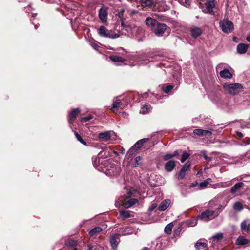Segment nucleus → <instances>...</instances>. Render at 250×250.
I'll return each instance as SVG.
<instances>
[{"label":"nucleus","instance_id":"nucleus-3","mask_svg":"<svg viewBox=\"0 0 250 250\" xmlns=\"http://www.w3.org/2000/svg\"><path fill=\"white\" fill-rule=\"evenodd\" d=\"M169 30V28L167 25L158 22L152 31L156 36H162L165 32L168 33Z\"/></svg>","mask_w":250,"mask_h":250},{"label":"nucleus","instance_id":"nucleus-8","mask_svg":"<svg viewBox=\"0 0 250 250\" xmlns=\"http://www.w3.org/2000/svg\"><path fill=\"white\" fill-rule=\"evenodd\" d=\"M107 7L103 6L99 10L98 16L103 23H105L107 22Z\"/></svg>","mask_w":250,"mask_h":250},{"label":"nucleus","instance_id":"nucleus-38","mask_svg":"<svg viewBox=\"0 0 250 250\" xmlns=\"http://www.w3.org/2000/svg\"><path fill=\"white\" fill-rule=\"evenodd\" d=\"M207 244L205 243H202V242H197L195 244V248L198 250L200 249V247H203V248L207 247Z\"/></svg>","mask_w":250,"mask_h":250},{"label":"nucleus","instance_id":"nucleus-18","mask_svg":"<svg viewBox=\"0 0 250 250\" xmlns=\"http://www.w3.org/2000/svg\"><path fill=\"white\" fill-rule=\"evenodd\" d=\"M98 138L103 141H107L111 139V134L109 132H102L98 134Z\"/></svg>","mask_w":250,"mask_h":250},{"label":"nucleus","instance_id":"nucleus-16","mask_svg":"<svg viewBox=\"0 0 250 250\" xmlns=\"http://www.w3.org/2000/svg\"><path fill=\"white\" fill-rule=\"evenodd\" d=\"M249 46L245 43H239L237 46V52L239 54H242L245 53L248 49Z\"/></svg>","mask_w":250,"mask_h":250},{"label":"nucleus","instance_id":"nucleus-59","mask_svg":"<svg viewBox=\"0 0 250 250\" xmlns=\"http://www.w3.org/2000/svg\"><path fill=\"white\" fill-rule=\"evenodd\" d=\"M36 15H37V14H36V13H33V14H32V17H33V18H35V16H36Z\"/></svg>","mask_w":250,"mask_h":250},{"label":"nucleus","instance_id":"nucleus-45","mask_svg":"<svg viewBox=\"0 0 250 250\" xmlns=\"http://www.w3.org/2000/svg\"><path fill=\"white\" fill-rule=\"evenodd\" d=\"M160 56L158 55H155L153 56H151L149 58V62H153L154 60H157L158 58H159Z\"/></svg>","mask_w":250,"mask_h":250},{"label":"nucleus","instance_id":"nucleus-35","mask_svg":"<svg viewBox=\"0 0 250 250\" xmlns=\"http://www.w3.org/2000/svg\"><path fill=\"white\" fill-rule=\"evenodd\" d=\"M77 244V241L72 239H69L66 242V245L70 247H75Z\"/></svg>","mask_w":250,"mask_h":250},{"label":"nucleus","instance_id":"nucleus-2","mask_svg":"<svg viewBox=\"0 0 250 250\" xmlns=\"http://www.w3.org/2000/svg\"><path fill=\"white\" fill-rule=\"evenodd\" d=\"M224 88L229 91V93L232 95H236L241 92L243 89V86L239 83H231L229 84H225Z\"/></svg>","mask_w":250,"mask_h":250},{"label":"nucleus","instance_id":"nucleus-31","mask_svg":"<svg viewBox=\"0 0 250 250\" xmlns=\"http://www.w3.org/2000/svg\"><path fill=\"white\" fill-rule=\"evenodd\" d=\"M173 88L174 86L172 85H164L163 86L162 89L165 93L168 94L173 89Z\"/></svg>","mask_w":250,"mask_h":250},{"label":"nucleus","instance_id":"nucleus-20","mask_svg":"<svg viewBox=\"0 0 250 250\" xmlns=\"http://www.w3.org/2000/svg\"><path fill=\"white\" fill-rule=\"evenodd\" d=\"M138 202V200L135 198H131L129 199L127 202L124 203V206L125 208H128L130 207L135 205Z\"/></svg>","mask_w":250,"mask_h":250},{"label":"nucleus","instance_id":"nucleus-19","mask_svg":"<svg viewBox=\"0 0 250 250\" xmlns=\"http://www.w3.org/2000/svg\"><path fill=\"white\" fill-rule=\"evenodd\" d=\"M149 138H144L137 141L133 146L135 147L138 150L143 146V144L146 143Z\"/></svg>","mask_w":250,"mask_h":250},{"label":"nucleus","instance_id":"nucleus-48","mask_svg":"<svg viewBox=\"0 0 250 250\" xmlns=\"http://www.w3.org/2000/svg\"><path fill=\"white\" fill-rule=\"evenodd\" d=\"M121 26L124 28H129L130 30H131V26L130 25H126L125 24V23L122 20V22H121Z\"/></svg>","mask_w":250,"mask_h":250},{"label":"nucleus","instance_id":"nucleus-11","mask_svg":"<svg viewBox=\"0 0 250 250\" xmlns=\"http://www.w3.org/2000/svg\"><path fill=\"white\" fill-rule=\"evenodd\" d=\"M193 133L199 136H211L212 132L209 130H206L201 129H196L193 130Z\"/></svg>","mask_w":250,"mask_h":250},{"label":"nucleus","instance_id":"nucleus-1","mask_svg":"<svg viewBox=\"0 0 250 250\" xmlns=\"http://www.w3.org/2000/svg\"><path fill=\"white\" fill-rule=\"evenodd\" d=\"M219 25L222 31L225 33H230L234 29V24L232 21L228 19L220 20Z\"/></svg>","mask_w":250,"mask_h":250},{"label":"nucleus","instance_id":"nucleus-36","mask_svg":"<svg viewBox=\"0 0 250 250\" xmlns=\"http://www.w3.org/2000/svg\"><path fill=\"white\" fill-rule=\"evenodd\" d=\"M190 156V154L187 152H184L181 158V162L184 163L186 160H187Z\"/></svg>","mask_w":250,"mask_h":250},{"label":"nucleus","instance_id":"nucleus-14","mask_svg":"<svg viewBox=\"0 0 250 250\" xmlns=\"http://www.w3.org/2000/svg\"><path fill=\"white\" fill-rule=\"evenodd\" d=\"M170 203V200L169 199H166L162 201L158 207V210L161 211H163L166 210Z\"/></svg>","mask_w":250,"mask_h":250},{"label":"nucleus","instance_id":"nucleus-30","mask_svg":"<svg viewBox=\"0 0 250 250\" xmlns=\"http://www.w3.org/2000/svg\"><path fill=\"white\" fill-rule=\"evenodd\" d=\"M119 213L123 220H125L131 217V214L129 211H120Z\"/></svg>","mask_w":250,"mask_h":250},{"label":"nucleus","instance_id":"nucleus-46","mask_svg":"<svg viewBox=\"0 0 250 250\" xmlns=\"http://www.w3.org/2000/svg\"><path fill=\"white\" fill-rule=\"evenodd\" d=\"M142 109L141 112L143 114H146L148 111V107L146 105H144L142 108Z\"/></svg>","mask_w":250,"mask_h":250},{"label":"nucleus","instance_id":"nucleus-58","mask_svg":"<svg viewBox=\"0 0 250 250\" xmlns=\"http://www.w3.org/2000/svg\"><path fill=\"white\" fill-rule=\"evenodd\" d=\"M142 250H149V249L147 247H144Z\"/></svg>","mask_w":250,"mask_h":250},{"label":"nucleus","instance_id":"nucleus-64","mask_svg":"<svg viewBox=\"0 0 250 250\" xmlns=\"http://www.w3.org/2000/svg\"><path fill=\"white\" fill-rule=\"evenodd\" d=\"M78 250V249L77 248H74L73 250Z\"/></svg>","mask_w":250,"mask_h":250},{"label":"nucleus","instance_id":"nucleus-28","mask_svg":"<svg viewBox=\"0 0 250 250\" xmlns=\"http://www.w3.org/2000/svg\"><path fill=\"white\" fill-rule=\"evenodd\" d=\"M186 224L189 227H193L197 224V220L196 218H192L186 221Z\"/></svg>","mask_w":250,"mask_h":250},{"label":"nucleus","instance_id":"nucleus-29","mask_svg":"<svg viewBox=\"0 0 250 250\" xmlns=\"http://www.w3.org/2000/svg\"><path fill=\"white\" fill-rule=\"evenodd\" d=\"M233 208L235 211H240L243 209V208L242 204L240 202H236L233 204Z\"/></svg>","mask_w":250,"mask_h":250},{"label":"nucleus","instance_id":"nucleus-50","mask_svg":"<svg viewBox=\"0 0 250 250\" xmlns=\"http://www.w3.org/2000/svg\"><path fill=\"white\" fill-rule=\"evenodd\" d=\"M124 11H125L124 10L122 9L118 13L119 17L121 18L122 17H123Z\"/></svg>","mask_w":250,"mask_h":250},{"label":"nucleus","instance_id":"nucleus-22","mask_svg":"<svg viewBox=\"0 0 250 250\" xmlns=\"http://www.w3.org/2000/svg\"><path fill=\"white\" fill-rule=\"evenodd\" d=\"M244 186V183L239 182L235 184L231 188L230 192L233 194L235 193L239 189H240Z\"/></svg>","mask_w":250,"mask_h":250},{"label":"nucleus","instance_id":"nucleus-15","mask_svg":"<svg viewBox=\"0 0 250 250\" xmlns=\"http://www.w3.org/2000/svg\"><path fill=\"white\" fill-rule=\"evenodd\" d=\"M158 22V21L150 17L147 18L145 21L146 25L150 27L151 30H152Z\"/></svg>","mask_w":250,"mask_h":250},{"label":"nucleus","instance_id":"nucleus-55","mask_svg":"<svg viewBox=\"0 0 250 250\" xmlns=\"http://www.w3.org/2000/svg\"><path fill=\"white\" fill-rule=\"evenodd\" d=\"M197 185H198V182H197L196 183H192L191 187H194L196 186H197Z\"/></svg>","mask_w":250,"mask_h":250},{"label":"nucleus","instance_id":"nucleus-10","mask_svg":"<svg viewBox=\"0 0 250 250\" xmlns=\"http://www.w3.org/2000/svg\"><path fill=\"white\" fill-rule=\"evenodd\" d=\"M81 112V110L79 108L73 109L69 113L68 115V122L70 124L73 123L78 114Z\"/></svg>","mask_w":250,"mask_h":250},{"label":"nucleus","instance_id":"nucleus-25","mask_svg":"<svg viewBox=\"0 0 250 250\" xmlns=\"http://www.w3.org/2000/svg\"><path fill=\"white\" fill-rule=\"evenodd\" d=\"M137 151H138V150L136 148H135V147H134L133 146H132L128 152V160H130V161L132 160L133 159V157L135 155H136Z\"/></svg>","mask_w":250,"mask_h":250},{"label":"nucleus","instance_id":"nucleus-62","mask_svg":"<svg viewBox=\"0 0 250 250\" xmlns=\"http://www.w3.org/2000/svg\"><path fill=\"white\" fill-rule=\"evenodd\" d=\"M205 181H207L208 182H210L211 181V179L210 178H208Z\"/></svg>","mask_w":250,"mask_h":250},{"label":"nucleus","instance_id":"nucleus-17","mask_svg":"<svg viewBox=\"0 0 250 250\" xmlns=\"http://www.w3.org/2000/svg\"><path fill=\"white\" fill-rule=\"evenodd\" d=\"M220 76L221 78L224 79H230L232 77V74L230 71L227 68L224 69L220 72Z\"/></svg>","mask_w":250,"mask_h":250},{"label":"nucleus","instance_id":"nucleus-12","mask_svg":"<svg viewBox=\"0 0 250 250\" xmlns=\"http://www.w3.org/2000/svg\"><path fill=\"white\" fill-rule=\"evenodd\" d=\"M176 166V161L174 160H169L165 165V169L167 172L172 171Z\"/></svg>","mask_w":250,"mask_h":250},{"label":"nucleus","instance_id":"nucleus-51","mask_svg":"<svg viewBox=\"0 0 250 250\" xmlns=\"http://www.w3.org/2000/svg\"><path fill=\"white\" fill-rule=\"evenodd\" d=\"M244 142H245L247 144H249L250 143V138H246L244 140Z\"/></svg>","mask_w":250,"mask_h":250},{"label":"nucleus","instance_id":"nucleus-21","mask_svg":"<svg viewBox=\"0 0 250 250\" xmlns=\"http://www.w3.org/2000/svg\"><path fill=\"white\" fill-rule=\"evenodd\" d=\"M102 231V229L100 227H95L90 230L89 234L91 237L97 235Z\"/></svg>","mask_w":250,"mask_h":250},{"label":"nucleus","instance_id":"nucleus-26","mask_svg":"<svg viewBox=\"0 0 250 250\" xmlns=\"http://www.w3.org/2000/svg\"><path fill=\"white\" fill-rule=\"evenodd\" d=\"M109 59L113 62H123L125 60L122 57L116 55H111L109 57Z\"/></svg>","mask_w":250,"mask_h":250},{"label":"nucleus","instance_id":"nucleus-47","mask_svg":"<svg viewBox=\"0 0 250 250\" xmlns=\"http://www.w3.org/2000/svg\"><path fill=\"white\" fill-rule=\"evenodd\" d=\"M100 158H96L95 160L93 161V165L94 166V167H97L98 166L99 164H100Z\"/></svg>","mask_w":250,"mask_h":250},{"label":"nucleus","instance_id":"nucleus-5","mask_svg":"<svg viewBox=\"0 0 250 250\" xmlns=\"http://www.w3.org/2000/svg\"><path fill=\"white\" fill-rule=\"evenodd\" d=\"M120 241V234L115 233L110 236L109 242L113 250H117Z\"/></svg>","mask_w":250,"mask_h":250},{"label":"nucleus","instance_id":"nucleus-27","mask_svg":"<svg viewBox=\"0 0 250 250\" xmlns=\"http://www.w3.org/2000/svg\"><path fill=\"white\" fill-rule=\"evenodd\" d=\"M241 229L242 231H249L250 230V224L246 220L243 221L241 224Z\"/></svg>","mask_w":250,"mask_h":250},{"label":"nucleus","instance_id":"nucleus-49","mask_svg":"<svg viewBox=\"0 0 250 250\" xmlns=\"http://www.w3.org/2000/svg\"><path fill=\"white\" fill-rule=\"evenodd\" d=\"M179 154H180V152L178 150H175V151H174V152L172 154L174 158L176 156H178L179 155Z\"/></svg>","mask_w":250,"mask_h":250},{"label":"nucleus","instance_id":"nucleus-56","mask_svg":"<svg viewBox=\"0 0 250 250\" xmlns=\"http://www.w3.org/2000/svg\"><path fill=\"white\" fill-rule=\"evenodd\" d=\"M246 39H247V40L248 42H250V36H248V37H247Z\"/></svg>","mask_w":250,"mask_h":250},{"label":"nucleus","instance_id":"nucleus-61","mask_svg":"<svg viewBox=\"0 0 250 250\" xmlns=\"http://www.w3.org/2000/svg\"><path fill=\"white\" fill-rule=\"evenodd\" d=\"M98 45H97V44H95L94 46H93V47L95 49H96L97 47H98Z\"/></svg>","mask_w":250,"mask_h":250},{"label":"nucleus","instance_id":"nucleus-52","mask_svg":"<svg viewBox=\"0 0 250 250\" xmlns=\"http://www.w3.org/2000/svg\"><path fill=\"white\" fill-rule=\"evenodd\" d=\"M236 134L240 138H242L243 136V133H241V132H239V131L236 132Z\"/></svg>","mask_w":250,"mask_h":250},{"label":"nucleus","instance_id":"nucleus-63","mask_svg":"<svg viewBox=\"0 0 250 250\" xmlns=\"http://www.w3.org/2000/svg\"><path fill=\"white\" fill-rule=\"evenodd\" d=\"M34 27H35V28L37 29L38 28V25L35 24V25H34Z\"/></svg>","mask_w":250,"mask_h":250},{"label":"nucleus","instance_id":"nucleus-33","mask_svg":"<svg viewBox=\"0 0 250 250\" xmlns=\"http://www.w3.org/2000/svg\"><path fill=\"white\" fill-rule=\"evenodd\" d=\"M74 133L78 141L85 146L87 145L86 142L82 138L81 136L77 132L74 131Z\"/></svg>","mask_w":250,"mask_h":250},{"label":"nucleus","instance_id":"nucleus-39","mask_svg":"<svg viewBox=\"0 0 250 250\" xmlns=\"http://www.w3.org/2000/svg\"><path fill=\"white\" fill-rule=\"evenodd\" d=\"M223 234L222 233H217L212 237V239L214 240V241H215V240L220 241V240H222L223 239Z\"/></svg>","mask_w":250,"mask_h":250},{"label":"nucleus","instance_id":"nucleus-7","mask_svg":"<svg viewBox=\"0 0 250 250\" xmlns=\"http://www.w3.org/2000/svg\"><path fill=\"white\" fill-rule=\"evenodd\" d=\"M199 1V4H202V2H205V4L206 6L207 10L210 14H214V11L212 9L215 6V0H197Z\"/></svg>","mask_w":250,"mask_h":250},{"label":"nucleus","instance_id":"nucleus-6","mask_svg":"<svg viewBox=\"0 0 250 250\" xmlns=\"http://www.w3.org/2000/svg\"><path fill=\"white\" fill-rule=\"evenodd\" d=\"M214 214V211L207 209L205 211L202 212L200 215L197 216V219L205 221H208L212 219V217Z\"/></svg>","mask_w":250,"mask_h":250},{"label":"nucleus","instance_id":"nucleus-60","mask_svg":"<svg viewBox=\"0 0 250 250\" xmlns=\"http://www.w3.org/2000/svg\"><path fill=\"white\" fill-rule=\"evenodd\" d=\"M125 30H126L127 32H129V31H130L131 30H131H130V29H129V28H125Z\"/></svg>","mask_w":250,"mask_h":250},{"label":"nucleus","instance_id":"nucleus-37","mask_svg":"<svg viewBox=\"0 0 250 250\" xmlns=\"http://www.w3.org/2000/svg\"><path fill=\"white\" fill-rule=\"evenodd\" d=\"M201 154L204 158L208 162L211 161L212 160V157H208L206 153V151H201Z\"/></svg>","mask_w":250,"mask_h":250},{"label":"nucleus","instance_id":"nucleus-24","mask_svg":"<svg viewBox=\"0 0 250 250\" xmlns=\"http://www.w3.org/2000/svg\"><path fill=\"white\" fill-rule=\"evenodd\" d=\"M122 104L120 100H117L115 102H114L113 106L111 108V110L113 112H116L118 111V108H123V107L121 106Z\"/></svg>","mask_w":250,"mask_h":250},{"label":"nucleus","instance_id":"nucleus-34","mask_svg":"<svg viewBox=\"0 0 250 250\" xmlns=\"http://www.w3.org/2000/svg\"><path fill=\"white\" fill-rule=\"evenodd\" d=\"M173 225L172 223L167 224L165 228V232L167 234H170L171 233Z\"/></svg>","mask_w":250,"mask_h":250},{"label":"nucleus","instance_id":"nucleus-23","mask_svg":"<svg viewBox=\"0 0 250 250\" xmlns=\"http://www.w3.org/2000/svg\"><path fill=\"white\" fill-rule=\"evenodd\" d=\"M249 243V240L244 237L240 236L236 240L235 244L237 245L243 246Z\"/></svg>","mask_w":250,"mask_h":250},{"label":"nucleus","instance_id":"nucleus-43","mask_svg":"<svg viewBox=\"0 0 250 250\" xmlns=\"http://www.w3.org/2000/svg\"><path fill=\"white\" fill-rule=\"evenodd\" d=\"M208 184H209V182H208L207 181L205 180L203 182L200 183L199 186L201 189H202V188H204L206 187H207Z\"/></svg>","mask_w":250,"mask_h":250},{"label":"nucleus","instance_id":"nucleus-40","mask_svg":"<svg viewBox=\"0 0 250 250\" xmlns=\"http://www.w3.org/2000/svg\"><path fill=\"white\" fill-rule=\"evenodd\" d=\"M173 157L172 154L167 153L163 156V159L164 161L171 160Z\"/></svg>","mask_w":250,"mask_h":250},{"label":"nucleus","instance_id":"nucleus-9","mask_svg":"<svg viewBox=\"0 0 250 250\" xmlns=\"http://www.w3.org/2000/svg\"><path fill=\"white\" fill-rule=\"evenodd\" d=\"M157 4V0H141L142 6L147 7L148 9H154L155 8Z\"/></svg>","mask_w":250,"mask_h":250},{"label":"nucleus","instance_id":"nucleus-41","mask_svg":"<svg viewBox=\"0 0 250 250\" xmlns=\"http://www.w3.org/2000/svg\"><path fill=\"white\" fill-rule=\"evenodd\" d=\"M93 116L91 115H89L88 116L82 117L81 119V122H86L87 121H90L91 119H93Z\"/></svg>","mask_w":250,"mask_h":250},{"label":"nucleus","instance_id":"nucleus-32","mask_svg":"<svg viewBox=\"0 0 250 250\" xmlns=\"http://www.w3.org/2000/svg\"><path fill=\"white\" fill-rule=\"evenodd\" d=\"M142 157L141 156H137L134 159L133 163L132 164L133 167H137L140 164V161L142 160Z\"/></svg>","mask_w":250,"mask_h":250},{"label":"nucleus","instance_id":"nucleus-13","mask_svg":"<svg viewBox=\"0 0 250 250\" xmlns=\"http://www.w3.org/2000/svg\"><path fill=\"white\" fill-rule=\"evenodd\" d=\"M203 33V30L199 27H193L190 29L191 36L194 38H196L200 36Z\"/></svg>","mask_w":250,"mask_h":250},{"label":"nucleus","instance_id":"nucleus-53","mask_svg":"<svg viewBox=\"0 0 250 250\" xmlns=\"http://www.w3.org/2000/svg\"><path fill=\"white\" fill-rule=\"evenodd\" d=\"M132 191L129 190L127 192V195H126V197L127 198H129L132 195Z\"/></svg>","mask_w":250,"mask_h":250},{"label":"nucleus","instance_id":"nucleus-4","mask_svg":"<svg viewBox=\"0 0 250 250\" xmlns=\"http://www.w3.org/2000/svg\"><path fill=\"white\" fill-rule=\"evenodd\" d=\"M98 34L100 36L115 39L119 37L118 34H110L104 26H101L98 29Z\"/></svg>","mask_w":250,"mask_h":250},{"label":"nucleus","instance_id":"nucleus-44","mask_svg":"<svg viewBox=\"0 0 250 250\" xmlns=\"http://www.w3.org/2000/svg\"><path fill=\"white\" fill-rule=\"evenodd\" d=\"M185 172H186V171H185L183 169H181V170L179 173V176L180 177L181 179H183L184 178V177L185 176Z\"/></svg>","mask_w":250,"mask_h":250},{"label":"nucleus","instance_id":"nucleus-54","mask_svg":"<svg viewBox=\"0 0 250 250\" xmlns=\"http://www.w3.org/2000/svg\"><path fill=\"white\" fill-rule=\"evenodd\" d=\"M156 207L155 204H152L151 208H149V210L152 211Z\"/></svg>","mask_w":250,"mask_h":250},{"label":"nucleus","instance_id":"nucleus-42","mask_svg":"<svg viewBox=\"0 0 250 250\" xmlns=\"http://www.w3.org/2000/svg\"><path fill=\"white\" fill-rule=\"evenodd\" d=\"M190 167V163L189 162H187L182 167V169H183L185 171H187L189 169Z\"/></svg>","mask_w":250,"mask_h":250},{"label":"nucleus","instance_id":"nucleus-57","mask_svg":"<svg viewBox=\"0 0 250 250\" xmlns=\"http://www.w3.org/2000/svg\"><path fill=\"white\" fill-rule=\"evenodd\" d=\"M107 164H108V162L106 160L104 161V166H107Z\"/></svg>","mask_w":250,"mask_h":250}]
</instances>
